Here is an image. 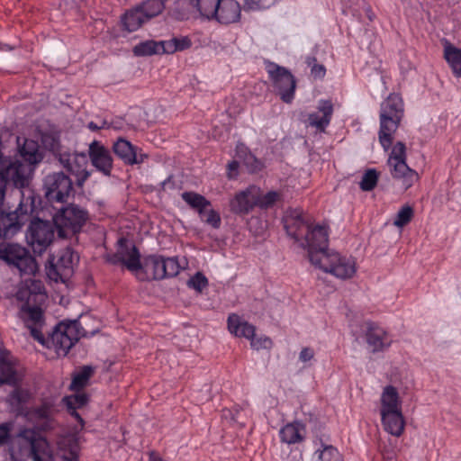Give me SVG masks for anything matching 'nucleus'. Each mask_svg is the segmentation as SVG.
Here are the masks:
<instances>
[{"label":"nucleus","instance_id":"obj_1","mask_svg":"<svg viewBox=\"0 0 461 461\" xmlns=\"http://www.w3.org/2000/svg\"><path fill=\"white\" fill-rule=\"evenodd\" d=\"M44 287L39 281L17 292V299L24 301L19 311V318L30 330L32 337L42 346L53 349L58 356L65 357L81 337L94 335L95 330L87 331L79 320L64 321L58 323L53 330L45 337L41 332L44 325V314L41 305L46 298Z\"/></svg>","mask_w":461,"mask_h":461},{"label":"nucleus","instance_id":"obj_2","mask_svg":"<svg viewBox=\"0 0 461 461\" xmlns=\"http://www.w3.org/2000/svg\"><path fill=\"white\" fill-rule=\"evenodd\" d=\"M22 199L16 210L5 212L0 210V239L13 238L22 227L33 217L38 210L40 199L32 189L21 191Z\"/></svg>","mask_w":461,"mask_h":461},{"label":"nucleus","instance_id":"obj_3","mask_svg":"<svg viewBox=\"0 0 461 461\" xmlns=\"http://www.w3.org/2000/svg\"><path fill=\"white\" fill-rule=\"evenodd\" d=\"M404 115V104L401 95L390 94L380 105V128L378 140L387 151L393 145L394 133L401 125Z\"/></svg>","mask_w":461,"mask_h":461},{"label":"nucleus","instance_id":"obj_4","mask_svg":"<svg viewBox=\"0 0 461 461\" xmlns=\"http://www.w3.org/2000/svg\"><path fill=\"white\" fill-rule=\"evenodd\" d=\"M12 456H26L32 461H53L49 441L36 430L25 429L12 440Z\"/></svg>","mask_w":461,"mask_h":461},{"label":"nucleus","instance_id":"obj_5","mask_svg":"<svg viewBox=\"0 0 461 461\" xmlns=\"http://www.w3.org/2000/svg\"><path fill=\"white\" fill-rule=\"evenodd\" d=\"M180 266L176 258H165L161 255L144 257L141 267L134 271L140 282L162 280L178 275Z\"/></svg>","mask_w":461,"mask_h":461},{"label":"nucleus","instance_id":"obj_6","mask_svg":"<svg viewBox=\"0 0 461 461\" xmlns=\"http://www.w3.org/2000/svg\"><path fill=\"white\" fill-rule=\"evenodd\" d=\"M87 220L88 212L75 203L59 209L53 217L58 236L61 239L79 233Z\"/></svg>","mask_w":461,"mask_h":461},{"label":"nucleus","instance_id":"obj_7","mask_svg":"<svg viewBox=\"0 0 461 461\" xmlns=\"http://www.w3.org/2000/svg\"><path fill=\"white\" fill-rule=\"evenodd\" d=\"M42 190L50 203H67L75 193L72 179L62 171L46 175L43 178Z\"/></svg>","mask_w":461,"mask_h":461},{"label":"nucleus","instance_id":"obj_8","mask_svg":"<svg viewBox=\"0 0 461 461\" xmlns=\"http://www.w3.org/2000/svg\"><path fill=\"white\" fill-rule=\"evenodd\" d=\"M266 70L281 100L290 104L294 97L296 88V80L293 74L285 67L271 61L266 62Z\"/></svg>","mask_w":461,"mask_h":461},{"label":"nucleus","instance_id":"obj_9","mask_svg":"<svg viewBox=\"0 0 461 461\" xmlns=\"http://www.w3.org/2000/svg\"><path fill=\"white\" fill-rule=\"evenodd\" d=\"M77 259V255L69 248L59 251L56 256H50L48 263L46 264L47 276L55 282L61 281L65 283L72 276L74 273V262Z\"/></svg>","mask_w":461,"mask_h":461},{"label":"nucleus","instance_id":"obj_10","mask_svg":"<svg viewBox=\"0 0 461 461\" xmlns=\"http://www.w3.org/2000/svg\"><path fill=\"white\" fill-rule=\"evenodd\" d=\"M31 219L26 239L34 254L41 255L54 239V222L39 219L35 214Z\"/></svg>","mask_w":461,"mask_h":461},{"label":"nucleus","instance_id":"obj_11","mask_svg":"<svg viewBox=\"0 0 461 461\" xmlns=\"http://www.w3.org/2000/svg\"><path fill=\"white\" fill-rule=\"evenodd\" d=\"M387 164L392 176L394 178H402L406 189L419 179L417 172L406 164V147L402 141H397L392 148Z\"/></svg>","mask_w":461,"mask_h":461},{"label":"nucleus","instance_id":"obj_12","mask_svg":"<svg viewBox=\"0 0 461 461\" xmlns=\"http://www.w3.org/2000/svg\"><path fill=\"white\" fill-rule=\"evenodd\" d=\"M302 246L307 249L311 263L315 264L329 252L328 228L324 225L312 226L311 221Z\"/></svg>","mask_w":461,"mask_h":461},{"label":"nucleus","instance_id":"obj_13","mask_svg":"<svg viewBox=\"0 0 461 461\" xmlns=\"http://www.w3.org/2000/svg\"><path fill=\"white\" fill-rule=\"evenodd\" d=\"M313 265L340 279L351 278L357 271L353 258L342 257L337 252L329 251Z\"/></svg>","mask_w":461,"mask_h":461},{"label":"nucleus","instance_id":"obj_14","mask_svg":"<svg viewBox=\"0 0 461 461\" xmlns=\"http://www.w3.org/2000/svg\"><path fill=\"white\" fill-rule=\"evenodd\" d=\"M59 162L67 171L75 176L76 185L83 188L86 181L90 177L91 171L87 169L88 157L85 152H58L55 154Z\"/></svg>","mask_w":461,"mask_h":461},{"label":"nucleus","instance_id":"obj_15","mask_svg":"<svg viewBox=\"0 0 461 461\" xmlns=\"http://www.w3.org/2000/svg\"><path fill=\"white\" fill-rule=\"evenodd\" d=\"M0 258L24 274H34L37 263L29 251L18 244H7L0 248Z\"/></svg>","mask_w":461,"mask_h":461},{"label":"nucleus","instance_id":"obj_16","mask_svg":"<svg viewBox=\"0 0 461 461\" xmlns=\"http://www.w3.org/2000/svg\"><path fill=\"white\" fill-rule=\"evenodd\" d=\"M119 244L121 251L108 255L106 261L112 265L122 264L129 271L134 273V271L141 267L140 253L138 248L135 245H131L129 248L124 239H120Z\"/></svg>","mask_w":461,"mask_h":461},{"label":"nucleus","instance_id":"obj_17","mask_svg":"<svg viewBox=\"0 0 461 461\" xmlns=\"http://www.w3.org/2000/svg\"><path fill=\"white\" fill-rule=\"evenodd\" d=\"M88 158L93 167L105 176H110L113 168V158L110 150L98 140L88 147Z\"/></svg>","mask_w":461,"mask_h":461},{"label":"nucleus","instance_id":"obj_18","mask_svg":"<svg viewBox=\"0 0 461 461\" xmlns=\"http://www.w3.org/2000/svg\"><path fill=\"white\" fill-rule=\"evenodd\" d=\"M286 233L296 241L304 239L312 219L304 216L302 211L294 210L283 219Z\"/></svg>","mask_w":461,"mask_h":461},{"label":"nucleus","instance_id":"obj_19","mask_svg":"<svg viewBox=\"0 0 461 461\" xmlns=\"http://www.w3.org/2000/svg\"><path fill=\"white\" fill-rule=\"evenodd\" d=\"M365 324L366 341L373 353L384 351L391 346L392 339L387 331L382 327L370 321H366Z\"/></svg>","mask_w":461,"mask_h":461},{"label":"nucleus","instance_id":"obj_20","mask_svg":"<svg viewBox=\"0 0 461 461\" xmlns=\"http://www.w3.org/2000/svg\"><path fill=\"white\" fill-rule=\"evenodd\" d=\"M113 151L125 165L141 164L148 155L138 153V148L124 138H119L113 145Z\"/></svg>","mask_w":461,"mask_h":461},{"label":"nucleus","instance_id":"obj_21","mask_svg":"<svg viewBox=\"0 0 461 461\" xmlns=\"http://www.w3.org/2000/svg\"><path fill=\"white\" fill-rule=\"evenodd\" d=\"M56 412L55 405L51 402L45 401L40 406L33 408L30 416L37 423L39 429L46 431L54 428Z\"/></svg>","mask_w":461,"mask_h":461},{"label":"nucleus","instance_id":"obj_22","mask_svg":"<svg viewBox=\"0 0 461 461\" xmlns=\"http://www.w3.org/2000/svg\"><path fill=\"white\" fill-rule=\"evenodd\" d=\"M256 206L255 186L237 193L230 202V211L240 215L248 214Z\"/></svg>","mask_w":461,"mask_h":461},{"label":"nucleus","instance_id":"obj_23","mask_svg":"<svg viewBox=\"0 0 461 461\" xmlns=\"http://www.w3.org/2000/svg\"><path fill=\"white\" fill-rule=\"evenodd\" d=\"M241 8L235 0H220L217 14L213 16L221 24H230L240 21Z\"/></svg>","mask_w":461,"mask_h":461},{"label":"nucleus","instance_id":"obj_24","mask_svg":"<svg viewBox=\"0 0 461 461\" xmlns=\"http://www.w3.org/2000/svg\"><path fill=\"white\" fill-rule=\"evenodd\" d=\"M321 116L318 113H312L308 116V124L315 127L319 131L324 132L330 124L333 113V104L330 100H321L318 106Z\"/></svg>","mask_w":461,"mask_h":461},{"label":"nucleus","instance_id":"obj_25","mask_svg":"<svg viewBox=\"0 0 461 461\" xmlns=\"http://www.w3.org/2000/svg\"><path fill=\"white\" fill-rule=\"evenodd\" d=\"M18 381L15 362L10 352H0V384L14 385Z\"/></svg>","mask_w":461,"mask_h":461},{"label":"nucleus","instance_id":"obj_26","mask_svg":"<svg viewBox=\"0 0 461 461\" xmlns=\"http://www.w3.org/2000/svg\"><path fill=\"white\" fill-rule=\"evenodd\" d=\"M382 423L385 431L393 436L400 437L405 427L402 411L381 412Z\"/></svg>","mask_w":461,"mask_h":461},{"label":"nucleus","instance_id":"obj_27","mask_svg":"<svg viewBox=\"0 0 461 461\" xmlns=\"http://www.w3.org/2000/svg\"><path fill=\"white\" fill-rule=\"evenodd\" d=\"M228 330L236 337L246 338L250 340L256 335V327L248 321H241L240 316L231 313L228 317Z\"/></svg>","mask_w":461,"mask_h":461},{"label":"nucleus","instance_id":"obj_28","mask_svg":"<svg viewBox=\"0 0 461 461\" xmlns=\"http://www.w3.org/2000/svg\"><path fill=\"white\" fill-rule=\"evenodd\" d=\"M402 411V402L397 389L393 385H387L381 397V412Z\"/></svg>","mask_w":461,"mask_h":461},{"label":"nucleus","instance_id":"obj_29","mask_svg":"<svg viewBox=\"0 0 461 461\" xmlns=\"http://www.w3.org/2000/svg\"><path fill=\"white\" fill-rule=\"evenodd\" d=\"M21 154L23 159L28 162V164L24 162L23 164L29 168L28 178L30 179V173L32 170V166H35L40 163L43 159V154L39 149L38 145L33 141L26 142L21 149ZM19 160L23 163L21 159Z\"/></svg>","mask_w":461,"mask_h":461},{"label":"nucleus","instance_id":"obj_30","mask_svg":"<svg viewBox=\"0 0 461 461\" xmlns=\"http://www.w3.org/2000/svg\"><path fill=\"white\" fill-rule=\"evenodd\" d=\"M145 22L147 19L139 5L122 17V26L129 32L137 31Z\"/></svg>","mask_w":461,"mask_h":461},{"label":"nucleus","instance_id":"obj_31","mask_svg":"<svg viewBox=\"0 0 461 461\" xmlns=\"http://www.w3.org/2000/svg\"><path fill=\"white\" fill-rule=\"evenodd\" d=\"M305 430L303 424L294 422L285 425L280 430V437L283 442L287 444H294L303 441L304 436L303 432Z\"/></svg>","mask_w":461,"mask_h":461},{"label":"nucleus","instance_id":"obj_32","mask_svg":"<svg viewBox=\"0 0 461 461\" xmlns=\"http://www.w3.org/2000/svg\"><path fill=\"white\" fill-rule=\"evenodd\" d=\"M188 4L194 8L202 17L208 20L213 19L217 14V7L220 0H186Z\"/></svg>","mask_w":461,"mask_h":461},{"label":"nucleus","instance_id":"obj_33","mask_svg":"<svg viewBox=\"0 0 461 461\" xmlns=\"http://www.w3.org/2000/svg\"><path fill=\"white\" fill-rule=\"evenodd\" d=\"M59 448L63 451L62 457L66 461H78V442L73 436L64 437L58 442Z\"/></svg>","mask_w":461,"mask_h":461},{"label":"nucleus","instance_id":"obj_34","mask_svg":"<svg viewBox=\"0 0 461 461\" xmlns=\"http://www.w3.org/2000/svg\"><path fill=\"white\" fill-rule=\"evenodd\" d=\"M132 52L136 57L164 54L162 50V41H156L153 40H148L141 41L133 47Z\"/></svg>","mask_w":461,"mask_h":461},{"label":"nucleus","instance_id":"obj_35","mask_svg":"<svg viewBox=\"0 0 461 461\" xmlns=\"http://www.w3.org/2000/svg\"><path fill=\"white\" fill-rule=\"evenodd\" d=\"M192 46V41L187 36L174 37L168 41H162V50L164 54H173L177 51L185 50Z\"/></svg>","mask_w":461,"mask_h":461},{"label":"nucleus","instance_id":"obj_36","mask_svg":"<svg viewBox=\"0 0 461 461\" xmlns=\"http://www.w3.org/2000/svg\"><path fill=\"white\" fill-rule=\"evenodd\" d=\"M444 58L451 67L454 74L461 77V49L447 43L444 48Z\"/></svg>","mask_w":461,"mask_h":461},{"label":"nucleus","instance_id":"obj_37","mask_svg":"<svg viewBox=\"0 0 461 461\" xmlns=\"http://www.w3.org/2000/svg\"><path fill=\"white\" fill-rule=\"evenodd\" d=\"M256 205L262 210L272 208L281 199V194L276 191H269L265 194H260L259 188L255 186Z\"/></svg>","mask_w":461,"mask_h":461},{"label":"nucleus","instance_id":"obj_38","mask_svg":"<svg viewBox=\"0 0 461 461\" xmlns=\"http://www.w3.org/2000/svg\"><path fill=\"white\" fill-rule=\"evenodd\" d=\"M167 1L168 0H147L139 6L141 9L147 21H149L163 12Z\"/></svg>","mask_w":461,"mask_h":461},{"label":"nucleus","instance_id":"obj_39","mask_svg":"<svg viewBox=\"0 0 461 461\" xmlns=\"http://www.w3.org/2000/svg\"><path fill=\"white\" fill-rule=\"evenodd\" d=\"M182 199L190 206L191 209L195 210L201 207H210L211 202L203 195L193 192L186 191L181 194Z\"/></svg>","mask_w":461,"mask_h":461},{"label":"nucleus","instance_id":"obj_40","mask_svg":"<svg viewBox=\"0 0 461 461\" xmlns=\"http://www.w3.org/2000/svg\"><path fill=\"white\" fill-rule=\"evenodd\" d=\"M94 370L89 366H85L78 373H77L72 379L70 389L74 391H80L88 383Z\"/></svg>","mask_w":461,"mask_h":461},{"label":"nucleus","instance_id":"obj_41","mask_svg":"<svg viewBox=\"0 0 461 461\" xmlns=\"http://www.w3.org/2000/svg\"><path fill=\"white\" fill-rule=\"evenodd\" d=\"M378 172L374 169H367L362 176L360 188L363 191H372L377 185Z\"/></svg>","mask_w":461,"mask_h":461},{"label":"nucleus","instance_id":"obj_42","mask_svg":"<svg viewBox=\"0 0 461 461\" xmlns=\"http://www.w3.org/2000/svg\"><path fill=\"white\" fill-rule=\"evenodd\" d=\"M88 395L86 393H77L63 398L67 409H79L88 402Z\"/></svg>","mask_w":461,"mask_h":461},{"label":"nucleus","instance_id":"obj_43","mask_svg":"<svg viewBox=\"0 0 461 461\" xmlns=\"http://www.w3.org/2000/svg\"><path fill=\"white\" fill-rule=\"evenodd\" d=\"M413 217V209L409 205H404L397 212L393 224L397 227L407 225Z\"/></svg>","mask_w":461,"mask_h":461},{"label":"nucleus","instance_id":"obj_44","mask_svg":"<svg viewBox=\"0 0 461 461\" xmlns=\"http://www.w3.org/2000/svg\"><path fill=\"white\" fill-rule=\"evenodd\" d=\"M208 285L207 277L201 272H197L187 281L188 287L194 289L198 293H202Z\"/></svg>","mask_w":461,"mask_h":461},{"label":"nucleus","instance_id":"obj_45","mask_svg":"<svg viewBox=\"0 0 461 461\" xmlns=\"http://www.w3.org/2000/svg\"><path fill=\"white\" fill-rule=\"evenodd\" d=\"M275 3V0H245L244 9L246 11H258L268 8Z\"/></svg>","mask_w":461,"mask_h":461},{"label":"nucleus","instance_id":"obj_46","mask_svg":"<svg viewBox=\"0 0 461 461\" xmlns=\"http://www.w3.org/2000/svg\"><path fill=\"white\" fill-rule=\"evenodd\" d=\"M321 461H343L341 455L332 446H326L319 456Z\"/></svg>","mask_w":461,"mask_h":461},{"label":"nucleus","instance_id":"obj_47","mask_svg":"<svg viewBox=\"0 0 461 461\" xmlns=\"http://www.w3.org/2000/svg\"><path fill=\"white\" fill-rule=\"evenodd\" d=\"M273 345L272 340L268 337L256 338L255 336L250 339V346L256 350L268 349Z\"/></svg>","mask_w":461,"mask_h":461},{"label":"nucleus","instance_id":"obj_48","mask_svg":"<svg viewBox=\"0 0 461 461\" xmlns=\"http://www.w3.org/2000/svg\"><path fill=\"white\" fill-rule=\"evenodd\" d=\"M28 397L25 391L16 388L10 394V402L13 405L20 406L27 402Z\"/></svg>","mask_w":461,"mask_h":461},{"label":"nucleus","instance_id":"obj_49","mask_svg":"<svg viewBox=\"0 0 461 461\" xmlns=\"http://www.w3.org/2000/svg\"><path fill=\"white\" fill-rule=\"evenodd\" d=\"M203 221L208 225H211L212 228L218 229L221 222L220 213L213 209H209Z\"/></svg>","mask_w":461,"mask_h":461},{"label":"nucleus","instance_id":"obj_50","mask_svg":"<svg viewBox=\"0 0 461 461\" xmlns=\"http://www.w3.org/2000/svg\"><path fill=\"white\" fill-rule=\"evenodd\" d=\"M311 75L314 79H322L326 75V68L322 64L312 66Z\"/></svg>","mask_w":461,"mask_h":461},{"label":"nucleus","instance_id":"obj_51","mask_svg":"<svg viewBox=\"0 0 461 461\" xmlns=\"http://www.w3.org/2000/svg\"><path fill=\"white\" fill-rule=\"evenodd\" d=\"M313 356H314V352L312 348H304L300 352L299 358L301 361L306 362V361L311 360L313 357Z\"/></svg>","mask_w":461,"mask_h":461},{"label":"nucleus","instance_id":"obj_52","mask_svg":"<svg viewBox=\"0 0 461 461\" xmlns=\"http://www.w3.org/2000/svg\"><path fill=\"white\" fill-rule=\"evenodd\" d=\"M77 409H68V413L74 417L77 421L78 423L80 424V430L83 429L84 426H85V420H83V418L81 417V415L77 412Z\"/></svg>","mask_w":461,"mask_h":461},{"label":"nucleus","instance_id":"obj_53","mask_svg":"<svg viewBox=\"0 0 461 461\" xmlns=\"http://www.w3.org/2000/svg\"><path fill=\"white\" fill-rule=\"evenodd\" d=\"M9 437V428L5 425L0 426V445L5 443Z\"/></svg>","mask_w":461,"mask_h":461},{"label":"nucleus","instance_id":"obj_54","mask_svg":"<svg viewBox=\"0 0 461 461\" xmlns=\"http://www.w3.org/2000/svg\"><path fill=\"white\" fill-rule=\"evenodd\" d=\"M162 189L166 190L167 187L173 189L175 186V183L173 181V176H169L167 179H165L162 183Z\"/></svg>","mask_w":461,"mask_h":461},{"label":"nucleus","instance_id":"obj_55","mask_svg":"<svg viewBox=\"0 0 461 461\" xmlns=\"http://www.w3.org/2000/svg\"><path fill=\"white\" fill-rule=\"evenodd\" d=\"M305 63L308 67L312 68V66L318 65L317 59L314 56H308L305 59Z\"/></svg>","mask_w":461,"mask_h":461},{"label":"nucleus","instance_id":"obj_56","mask_svg":"<svg viewBox=\"0 0 461 461\" xmlns=\"http://www.w3.org/2000/svg\"><path fill=\"white\" fill-rule=\"evenodd\" d=\"M209 210V207H201L196 208L194 211L199 214L201 219L204 221V217L206 215L207 211Z\"/></svg>","mask_w":461,"mask_h":461},{"label":"nucleus","instance_id":"obj_57","mask_svg":"<svg viewBox=\"0 0 461 461\" xmlns=\"http://www.w3.org/2000/svg\"><path fill=\"white\" fill-rule=\"evenodd\" d=\"M250 160H253L256 164V165H252V170H257L258 168L259 162L256 159V158L252 154H249L246 163L249 164Z\"/></svg>","mask_w":461,"mask_h":461},{"label":"nucleus","instance_id":"obj_58","mask_svg":"<svg viewBox=\"0 0 461 461\" xmlns=\"http://www.w3.org/2000/svg\"><path fill=\"white\" fill-rule=\"evenodd\" d=\"M381 452H382V455H383L384 458L392 459L393 456V450L384 448V449H382Z\"/></svg>","mask_w":461,"mask_h":461},{"label":"nucleus","instance_id":"obj_59","mask_svg":"<svg viewBox=\"0 0 461 461\" xmlns=\"http://www.w3.org/2000/svg\"><path fill=\"white\" fill-rule=\"evenodd\" d=\"M88 129L93 131H98V130H101V127L100 125H97L96 123H95L94 122H90L87 125Z\"/></svg>","mask_w":461,"mask_h":461},{"label":"nucleus","instance_id":"obj_60","mask_svg":"<svg viewBox=\"0 0 461 461\" xmlns=\"http://www.w3.org/2000/svg\"><path fill=\"white\" fill-rule=\"evenodd\" d=\"M239 167V163L236 160H232L228 164V168L230 170H237Z\"/></svg>","mask_w":461,"mask_h":461},{"label":"nucleus","instance_id":"obj_61","mask_svg":"<svg viewBox=\"0 0 461 461\" xmlns=\"http://www.w3.org/2000/svg\"><path fill=\"white\" fill-rule=\"evenodd\" d=\"M100 127L101 129H110L112 127V122H108L106 120H104Z\"/></svg>","mask_w":461,"mask_h":461}]
</instances>
